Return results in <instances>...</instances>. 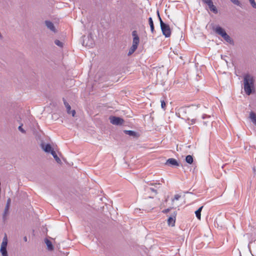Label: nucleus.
<instances>
[{
  "instance_id": "nucleus-10",
  "label": "nucleus",
  "mask_w": 256,
  "mask_h": 256,
  "mask_svg": "<svg viewBox=\"0 0 256 256\" xmlns=\"http://www.w3.org/2000/svg\"><path fill=\"white\" fill-rule=\"evenodd\" d=\"M45 24L47 28L50 29L51 31L53 32H56V30L55 28V26H54V24L53 23H52L50 21L46 20L45 22Z\"/></svg>"
},
{
  "instance_id": "nucleus-20",
  "label": "nucleus",
  "mask_w": 256,
  "mask_h": 256,
  "mask_svg": "<svg viewBox=\"0 0 256 256\" xmlns=\"http://www.w3.org/2000/svg\"><path fill=\"white\" fill-rule=\"evenodd\" d=\"M168 225H171L172 226H174L175 223V218L172 217H170L168 218Z\"/></svg>"
},
{
  "instance_id": "nucleus-15",
  "label": "nucleus",
  "mask_w": 256,
  "mask_h": 256,
  "mask_svg": "<svg viewBox=\"0 0 256 256\" xmlns=\"http://www.w3.org/2000/svg\"><path fill=\"white\" fill-rule=\"evenodd\" d=\"M148 22H149V24H150V30L152 32V33H154V22H153V20H152V19L151 17L149 18H148Z\"/></svg>"
},
{
  "instance_id": "nucleus-2",
  "label": "nucleus",
  "mask_w": 256,
  "mask_h": 256,
  "mask_svg": "<svg viewBox=\"0 0 256 256\" xmlns=\"http://www.w3.org/2000/svg\"><path fill=\"white\" fill-rule=\"evenodd\" d=\"M213 30L217 34L220 36L227 42L230 44H233L234 42L230 37L227 34L225 30L219 26L212 28Z\"/></svg>"
},
{
  "instance_id": "nucleus-5",
  "label": "nucleus",
  "mask_w": 256,
  "mask_h": 256,
  "mask_svg": "<svg viewBox=\"0 0 256 256\" xmlns=\"http://www.w3.org/2000/svg\"><path fill=\"white\" fill-rule=\"evenodd\" d=\"M111 124L116 126H121L124 122V120L116 116H110L109 118Z\"/></svg>"
},
{
  "instance_id": "nucleus-27",
  "label": "nucleus",
  "mask_w": 256,
  "mask_h": 256,
  "mask_svg": "<svg viewBox=\"0 0 256 256\" xmlns=\"http://www.w3.org/2000/svg\"><path fill=\"white\" fill-rule=\"evenodd\" d=\"M132 36L133 37V38H139L138 34V32H137V31L136 30H134L132 31Z\"/></svg>"
},
{
  "instance_id": "nucleus-36",
  "label": "nucleus",
  "mask_w": 256,
  "mask_h": 256,
  "mask_svg": "<svg viewBox=\"0 0 256 256\" xmlns=\"http://www.w3.org/2000/svg\"><path fill=\"white\" fill-rule=\"evenodd\" d=\"M150 190L154 192H156V190L154 188H150Z\"/></svg>"
},
{
  "instance_id": "nucleus-33",
  "label": "nucleus",
  "mask_w": 256,
  "mask_h": 256,
  "mask_svg": "<svg viewBox=\"0 0 256 256\" xmlns=\"http://www.w3.org/2000/svg\"><path fill=\"white\" fill-rule=\"evenodd\" d=\"M170 209H171V208H168L164 210H162V212L164 214H167L170 211Z\"/></svg>"
},
{
  "instance_id": "nucleus-4",
  "label": "nucleus",
  "mask_w": 256,
  "mask_h": 256,
  "mask_svg": "<svg viewBox=\"0 0 256 256\" xmlns=\"http://www.w3.org/2000/svg\"><path fill=\"white\" fill-rule=\"evenodd\" d=\"M8 245V238L6 234L2 240V242L1 244L0 252L2 256H8L6 247Z\"/></svg>"
},
{
  "instance_id": "nucleus-34",
  "label": "nucleus",
  "mask_w": 256,
  "mask_h": 256,
  "mask_svg": "<svg viewBox=\"0 0 256 256\" xmlns=\"http://www.w3.org/2000/svg\"><path fill=\"white\" fill-rule=\"evenodd\" d=\"M10 202H11L10 198H8V200H7L6 206H10Z\"/></svg>"
},
{
  "instance_id": "nucleus-3",
  "label": "nucleus",
  "mask_w": 256,
  "mask_h": 256,
  "mask_svg": "<svg viewBox=\"0 0 256 256\" xmlns=\"http://www.w3.org/2000/svg\"><path fill=\"white\" fill-rule=\"evenodd\" d=\"M160 26L162 34L166 38L170 37L171 35V30L169 25L164 22L162 20H161V24H160Z\"/></svg>"
},
{
  "instance_id": "nucleus-17",
  "label": "nucleus",
  "mask_w": 256,
  "mask_h": 256,
  "mask_svg": "<svg viewBox=\"0 0 256 256\" xmlns=\"http://www.w3.org/2000/svg\"><path fill=\"white\" fill-rule=\"evenodd\" d=\"M202 208H203V206H202L200 208H199L195 212L196 216L198 220H200V216H201L200 213H201Z\"/></svg>"
},
{
  "instance_id": "nucleus-14",
  "label": "nucleus",
  "mask_w": 256,
  "mask_h": 256,
  "mask_svg": "<svg viewBox=\"0 0 256 256\" xmlns=\"http://www.w3.org/2000/svg\"><path fill=\"white\" fill-rule=\"evenodd\" d=\"M210 10L214 12V14L218 13V10L216 8L214 5L213 2H211L208 5Z\"/></svg>"
},
{
  "instance_id": "nucleus-26",
  "label": "nucleus",
  "mask_w": 256,
  "mask_h": 256,
  "mask_svg": "<svg viewBox=\"0 0 256 256\" xmlns=\"http://www.w3.org/2000/svg\"><path fill=\"white\" fill-rule=\"evenodd\" d=\"M187 120L190 121L188 122V124L189 125H192V124H195V122H196V119L193 118V119L190 120V118H188L187 119Z\"/></svg>"
},
{
  "instance_id": "nucleus-31",
  "label": "nucleus",
  "mask_w": 256,
  "mask_h": 256,
  "mask_svg": "<svg viewBox=\"0 0 256 256\" xmlns=\"http://www.w3.org/2000/svg\"><path fill=\"white\" fill-rule=\"evenodd\" d=\"M203 2L208 5L212 2V0H202Z\"/></svg>"
},
{
  "instance_id": "nucleus-32",
  "label": "nucleus",
  "mask_w": 256,
  "mask_h": 256,
  "mask_svg": "<svg viewBox=\"0 0 256 256\" xmlns=\"http://www.w3.org/2000/svg\"><path fill=\"white\" fill-rule=\"evenodd\" d=\"M156 14H157L158 20H160V24H161V20H162V18H160V14L158 10L157 11Z\"/></svg>"
},
{
  "instance_id": "nucleus-30",
  "label": "nucleus",
  "mask_w": 256,
  "mask_h": 256,
  "mask_svg": "<svg viewBox=\"0 0 256 256\" xmlns=\"http://www.w3.org/2000/svg\"><path fill=\"white\" fill-rule=\"evenodd\" d=\"M180 195L176 194L174 195V198L172 200V201L174 200H178L179 198H180Z\"/></svg>"
},
{
  "instance_id": "nucleus-11",
  "label": "nucleus",
  "mask_w": 256,
  "mask_h": 256,
  "mask_svg": "<svg viewBox=\"0 0 256 256\" xmlns=\"http://www.w3.org/2000/svg\"><path fill=\"white\" fill-rule=\"evenodd\" d=\"M124 133L126 134H128L130 136H132L134 138H136L138 137V134L137 132H136L134 131L131 130H124Z\"/></svg>"
},
{
  "instance_id": "nucleus-6",
  "label": "nucleus",
  "mask_w": 256,
  "mask_h": 256,
  "mask_svg": "<svg viewBox=\"0 0 256 256\" xmlns=\"http://www.w3.org/2000/svg\"><path fill=\"white\" fill-rule=\"evenodd\" d=\"M63 101L64 104L66 108L67 112L68 114H72V116H74L76 114V111L74 110H71V106L70 104L66 102V100L63 98Z\"/></svg>"
},
{
  "instance_id": "nucleus-16",
  "label": "nucleus",
  "mask_w": 256,
  "mask_h": 256,
  "mask_svg": "<svg viewBox=\"0 0 256 256\" xmlns=\"http://www.w3.org/2000/svg\"><path fill=\"white\" fill-rule=\"evenodd\" d=\"M250 118L251 119L252 122L255 124L256 123V114L253 112H251L250 114Z\"/></svg>"
},
{
  "instance_id": "nucleus-29",
  "label": "nucleus",
  "mask_w": 256,
  "mask_h": 256,
  "mask_svg": "<svg viewBox=\"0 0 256 256\" xmlns=\"http://www.w3.org/2000/svg\"><path fill=\"white\" fill-rule=\"evenodd\" d=\"M22 124L18 128V130L23 134L26 133L25 130L22 128Z\"/></svg>"
},
{
  "instance_id": "nucleus-13",
  "label": "nucleus",
  "mask_w": 256,
  "mask_h": 256,
  "mask_svg": "<svg viewBox=\"0 0 256 256\" xmlns=\"http://www.w3.org/2000/svg\"><path fill=\"white\" fill-rule=\"evenodd\" d=\"M45 242L47 246L48 249V250H54V247H53L52 244L50 240H48V239H46Z\"/></svg>"
},
{
  "instance_id": "nucleus-24",
  "label": "nucleus",
  "mask_w": 256,
  "mask_h": 256,
  "mask_svg": "<svg viewBox=\"0 0 256 256\" xmlns=\"http://www.w3.org/2000/svg\"><path fill=\"white\" fill-rule=\"evenodd\" d=\"M234 4L241 6V3L238 0H230Z\"/></svg>"
},
{
  "instance_id": "nucleus-22",
  "label": "nucleus",
  "mask_w": 256,
  "mask_h": 256,
  "mask_svg": "<svg viewBox=\"0 0 256 256\" xmlns=\"http://www.w3.org/2000/svg\"><path fill=\"white\" fill-rule=\"evenodd\" d=\"M139 42H140V38H133V40H132V45L133 46H138V45L139 44Z\"/></svg>"
},
{
  "instance_id": "nucleus-35",
  "label": "nucleus",
  "mask_w": 256,
  "mask_h": 256,
  "mask_svg": "<svg viewBox=\"0 0 256 256\" xmlns=\"http://www.w3.org/2000/svg\"><path fill=\"white\" fill-rule=\"evenodd\" d=\"M210 116H207L206 114H203V115H202V119H204V118H210Z\"/></svg>"
},
{
  "instance_id": "nucleus-38",
  "label": "nucleus",
  "mask_w": 256,
  "mask_h": 256,
  "mask_svg": "<svg viewBox=\"0 0 256 256\" xmlns=\"http://www.w3.org/2000/svg\"><path fill=\"white\" fill-rule=\"evenodd\" d=\"M240 256H242V255H241V254H240Z\"/></svg>"
},
{
  "instance_id": "nucleus-25",
  "label": "nucleus",
  "mask_w": 256,
  "mask_h": 256,
  "mask_svg": "<svg viewBox=\"0 0 256 256\" xmlns=\"http://www.w3.org/2000/svg\"><path fill=\"white\" fill-rule=\"evenodd\" d=\"M161 102V108L164 110H166V103L164 100H160Z\"/></svg>"
},
{
  "instance_id": "nucleus-21",
  "label": "nucleus",
  "mask_w": 256,
  "mask_h": 256,
  "mask_svg": "<svg viewBox=\"0 0 256 256\" xmlns=\"http://www.w3.org/2000/svg\"><path fill=\"white\" fill-rule=\"evenodd\" d=\"M137 48H138L137 46L132 45V46H131V48H130V49L129 50V52H128V55L130 56L132 54L135 52V50L137 49Z\"/></svg>"
},
{
  "instance_id": "nucleus-9",
  "label": "nucleus",
  "mask_w": 256,
  "mask_h": 256,
  "mask_svg": "<svg viewBox=\"0 0 256 256\" xmlns=\"http://www.w3.org/2000/svg\"><path fill=\"white\" fill-rule=\"evenodd\" d=\"M88 42H86V40H84L83 45L89 48H92L94 44V41L91 37L88 36Z\"/></svg>"
},
{
  "instance_id": "nucleus-28",
  "label": "nucleus",
  "mask_w": 256,
  "mask_h": 256,
  "mask_svg": "<svg viewBox=\"0 0 256 256\" xmlns=\"http://www.w3.org/2000/svg\"><path fill=\"white\" fill-rule=\"evenodd\" d=\"M250 2V4L254 8H256V3L255 2L254 0H249Z\"/></svg>"
},
{
  "instance_id": "nucleus-7",
  "label": "nucleus",
  "mask_w": 256,
  "mask_h": 256,
  "mask_svg": "<svg viewBox=\"0 0 256 256\" xmlns=\"http://www.w3.org/2000/svg\"><path fill=\"white\" fill-rule=\"evenodd\" d=\"M166 164L168 165V166H179V163L178 162L177 160H176V159H174V158H168L166 160Z\"/></svg>"
},
{
  "instance_id": "nucleus-19",
  "label": "nucleus",
  "mask_w": 256,
  "mask_h": 256,
  "mask_svg": "<svg viewBox=\"0 0 256 256\" xmlns=\"http://www.w3.org/2000/svg\"><path fill=\"white\" fill-rule=\"evenodd\" d=\"M186 162L188 164H192L194 162V159L192 156L190 155H188L186 157Z\"/></svg>"
},
{
  "instance_id": "nucleus-23",
  "label": "nucleus",
  "mask_w": 256,
  "mask_h": 256,
  "mask_svg": "<svg viewBox=\"0 0 256 256\" xmlns=\"http://www.w3.org/2000/svg\"><path fill=\"white\" fill-rule=\"evenodd\" d=\"M54 44H55L56 46H60V47H61V48H62V46H63V44H62V42H60V40H55V41H54Z\"/></svg>"
},
{
  "instance_id": "nucleus-8",
  "label": "nucleus",
  "mask_w": 256,
  "mask_h": 256,
  "mask_svg": "<svg viewBox=\"0 0 256 256\" xmlns=\"http://www.w3.org/2000/svg\"><path fill=\"white\" fill-rule=\"evenodd\" d=\"M41 148L45 152L47 153L51 154L52 152L54 150L51 145L49 144H44L42 143L41 144Z\"/></svg>"
},
{
  "instance_id": "nucleus-39",
  "label": "nucleus",
  "mask_w": 256,
  "mask_h": 256,
  "mask_svg": "<svg viewBox=\"0 0 256 256\" xmlns=\"http://www.w3.org/2000/svg\"><path fill=\"white\" fill-rule=\"evenodd\" d=\"M254 124H256V123Z\"/></svg>"
},
{
  "instance_id": "nucleus-12",
  "label": "nucleus",
  "mask_w": 256,
  "mask_h": 256,
  "mask_svg": "<svg viewBox=\"0 0 256 256\" xmlns=\"http://www.w3.org/2000/svg\"><path fill=\"white\" fill-rule=\"evenodd\" d=\"M10 206H6L2 216V219L4 222L6 220V216L8 214Z\"/></svg>"
},
{
  "instance_id": "nucleus-18",
  "label": "nucleus",
  "mask_w": 256,
  "mask_h": 256,
  "mask_svg": "<svg viewBox=\"0 0 256 256\" xmlns=\"http://www.w3.org/2000/svg\"><path fill=\"white\" fill-rule=\"evenodd\" d=\"M51 154L53 156L54 158L55 159V160L56 161V162L58 163V164H60L61 163V160L58 156L56 152L54 150H52V152Z\"/></svg>"
},
{
  "instance_id": "nucleus-1",
  "label": "nucleus",
  "mask_w": 256,
  "mask_h": 256,
  "mask_svg": "<svg viewBox=\"0 0 256 256\" xmlns=\"http://www.w3.org/2000/svg\"><path fill=\"white\" fill-rule=\"evenodd\" d=\"M254 80L252 76L246 74L244 78V88L247 95H250L254 90Z\"/></svg>"
},
{
  "instance_id": "nucleus-37",
  "label": "nucleus",
  "mask_w": 256,
  "mask_h": 256,
  "mask_svg": "<svg viewBox=\"0 0 256 256\" xmlns=\"http://www.w3.org/2000/svg\"><path fill=\"white\" fill-rule=\"evenodd\" d=\"M24 242H27V240H27V238H26V236H24Z\"/></svg>"
}]
</instances>
